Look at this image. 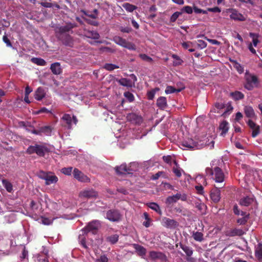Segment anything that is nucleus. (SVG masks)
Segmentation results:
<instances>
[{
  "instance_id": "45",
  "label": "nucleus",
  "mask_w": 262,
  "mask_h": 262,
  "mask_svg": "<svg viewBox=\"0 0 262 262\" xmlns=\"http://www.w3.org/2000/svg\"><path fill=\"white\" fill-rule=\"evenodd\" d=\"M192 237L196 241L202 242L203 240V234L198 231L193 232Z\"/></svg>"
},
{
  "instance_id": "26",
  "label": "nucleus",
  "mask_w": 262,
  "mask_h": 262,
  "mask_svg": "<svg viewBox=\"0 0 262 262\" xmlns=\"http://www.w3.org/2000/svg\"><path fill=\"white\" fill-rule=\"evenodd\" d=\"M255 256L259 262H262V244H258L255 247Z\"/></svg>"
},
{
  "instance_id": "51",
  "label": "nucleus",
  "mask_w": 262,
  "mask_h": 262,
  "mask_svg": "<svg viewBox=\"0 0 262 262\" xmlns=\"http://www.w3.org/2000/svg\"><path fill=\"white\" fill-rule=\"evenodd\" d=\"M181 12H182V13L183 12H185L187 14H190L192 13L193 9L191 7L189 6H186L181 9Z\"/></svg>"
},
{
  "instance_id": "37",
  "label": "nucleus",
  "mask_w": 262,
  "mask_h": 262,
  "mask_svg": "<svg viewBox=\"0 0 262 262\" xmlns=\"http://www.w3.org/2000/svg\"><path fill=\"white\" fill-rule=\"evenodd\" d=\"M122 7L128 12H132L137 9V7L128 3H124Z\"/></svg>"
},
{
  "instance_id": "55",
  "label": "nucleus",
  "mask_w": 262,
  "mask_h": 262,
  "mask_svg": "<svg viewBox=\"0 0 262 262\" xmlns=\"http://www.w3.org/2000/svg\"><path fill=\"white\" fill-rule=\"evenodd\" d=\"M124 96L128 100L129 102H132L134 100V95L129 92H126L124 93Z\"/></svg>"
},
{
  "instance_id": "61",
  "label": "nucleus",
  "mask_w": 262,
  "mask_h": 262,
  "mask_svg": "<svg viewBox=\"0 0 262 262\" xmlns=\"http://www.w3.org/2000/svg\"><path fill=\"white\" fill-rule=\"evenodd\" d=\"M175 91L176 89L174 87L172 86H167L165 92L166 94H168L175 93Z\"/></svg>"
},
{
  "instance_id": "12",
  "label": "nucleus",
  "mask_w": 262,
  "mask_h": 262,
  "mask_svg": "<svg viewBox=\"0 0 262 262\" xmlns=\"http://www.w3.org/2000/svg\"><path fill=\"white\" fill-rule=\"evenodd\" d=\"M74 178L81 182H89L90 179L77 168H74L73 172Z\"/></svg>"
},
{
  "instance_id": "25",
  "label": "nucleus",
  "mask_w": 262,
  "mask_h": 262,
  "mask_svg": "<svg viewBox=\"0 0 262 262\" xmlns=\"http://www.w3.org/2000/svg\"><path fill=\"white\" fill-rule=\"evenodd\" d=\"M48 257V250H44L42 252L38 254L37 260L38 262H49Z\"/></svg>"
},
{
  "instance_id": "17",
  "label": "nucleus",
  "mask_w": 262,
  "mask_h": 262,
  "mask_svg": "<svg viewBox=\"0 0 262 262\" xmlns=\"http://www.w3.org/2000/svg\"><path fill=\"white\" fill-rule=\"evenodd\" d=\"M98 196V193L93 189L85 190L81 191L79 193V196L85 199L96 198Z\"/></svg>"
},
{
  "instance_id": "23",
  "label": "nucleus",
  "mask_w": 262,
  "mask_h": 262,
  "mask_svg": "<svg viewBox=\"0 0 262 262\" xmlns=\"http://www.w3.org/2000/svg\"><path fill=\"white\" fill-rule=\"evenodd\" d=\"M133 247L139 256L141 257L145 256L146 249L144 247L137 244H133Z\"/></svg>"
},
{
  "instance_id": "28",
  "label": "nucleus",
  "mask_w": 262,
  "mask_h": 262,
  "mask_svg": "<svg viewBox=\"0 0 262 262\" xmlns=\"http://www.w3.org/2000/svg\"><path fill=\"white\" fill-rule=\"evenodd\" d=\"M244 112L247 117L254 119L256 117L254 110L251 106H246L244 107Z\"/></svg>"
},
{
  "instance_id": "10",
  "label": "nucleus",
  "mask_w": 262,
  "mask_h": 262,
  "mask_svg": "<svg viewBox=\"0 0 262 262\" xmlns=\"http://www.w3.org/2000/svg\"><path fill=\"white\" fill-rule=\"evenodd\" d=\"M161 223L164 227L170 229H175L179 226L178 223L176 220L166 217L162 218Z\"/></svg>"
},
{
  "instance_id": "33",
  "label": "nucleus",
  "mask_w": 262,
  "mask_h": 262,
  "mask_svg": "<svg viewBox=\"0 0 262 262\" xmlns=\"http://www.w3.org/2000/svg\"><path fill=\"white\" fill-rule=\"evenodd\" d=\"M119 239V235L117 234L111 235L106 238V241L111 244L114 245L117 243Z\"/></svg>"
},
{
  "instance_id": "20",
  "label": "nucleus",
  "mask_w": 262,
  "mask_h": 262,
  "mask_svg": "<svg viewBox=\"0 0 262 262\" xmlns=\"http://www.w3.org/2000/svg\"><path fill=\"white\" fill-rule=\"evenodd\" d=\"M225 118H224L222 120H221V123L219 127V130L221 131V135L223 136L226 134L229 129L228 122L225 120Z\"/></svg>"
},
{
  "instance_id": "30",
  "label": "nucleus",
  "mask_w": 262,
  "mask_h": 262,
  "mask_svg": "<svg viewBox=\"0 0 262 262\" xmlns=\"http://www.w3.org/2000/svg\"><path fill=\"white\" fill-rule=\"evenodd\" d=\"M58 178L55 175L49 173L48 176L45 179L46 181L45 184L47 185H49L53 183H56L58 181Z\"/></svg>"
},
{
  "instance_id": "31",
  "label": "nucleus",
  "mask_w": 262,
  "mask_h": 262,
  "mask_svg": "<svg viewBox=\"0 0 262 262\" xmlns=\"http://www.w3.org/2000/svg\"><path fill=\"white\" fill-rule=\"evenodd\" d=\"M45 95L46 93L43 88L39 87L35 91L34 97L36 100L40 101L45 97Z\"/></svg>"
},
{
  "instance_id": "8",
  "label": "nucleus",
  "mask_w": 262,
  "mask_h": 262,
  "mask_svg": "<svg viewBox=\"0 0 262 262\" xmlns=\"http://www.w3.org/2000/svg\"><path fill=\"white\" fill-rule=\"evenodd\" d=\"M187 199V196L185 193L181 194L177 193L172 196H169L166 198V203L168 204H171L176 203L178 200H181L182 201H186Z\"/></svg>"
},
{
  "instance_id": "41",
  "label": "nucleus",
  "mask_w": 262,
  "mask_h": 262,
  "mask_svg": "<svg viewBox=\"0 0 262 262\" xmlns=\"http://www.w3.org/2000/svg\"><path fill=\"white\" fill-rule=\"evenodd\" d=\"M52 128L50 126H45L39 128V132L46 135H50L52 132Z\"/></svg>"
},
{
  "instance_id": "50",
  "label": "nucleus",
  "mask_w": 262,
  "mask_h": 262,
  "mask_svg": "<svg viewBox=\"0 0 262 262\" xmlns=\"http://www.w3.org/2000/svg\"><path fill=\"white\" fill-rule=\"evenodd\" d=\"M182 14V12H174L170 17V21L171 23H174L178 19L179 16L180 15Z\"/></svg>"
},
{
  "instance_id": "56",
  "label": "nucleus",
  "mask_w": 262,
  "mask_h": 262,
  "mask_svg": "<svg viewBox=\"0 0 262 262\" xmlns=\"http://www.w3.org/2000/svg\"><path fill=\"white\" fill-rule=\"evenodd\" d=\"M108 259L105 255H101L98 258L96 259L95 262H108Z\"/></svg>"
},
{
  "instance_id": "38",
  "label": "nucleus",
  "mask_w": 262,
  "mask_h": 262,
  "mask_svg": "<svg viewBox=\"0 0 262 262\" xmlns=\"http://www.w3.org/2000/svg\"><path fill=\"white\" fill-rule=\"evenodd\" d=\"M171 57L174 59L173 61V66H180L183 63V60L176 54H172Z\"/></svg>"
},
{
  "instance_id": "5",
  "label": "nucleus",
  "mask_w": 262,
  "mask_h": 262,
  "mask_svg": "<svg viewBox=\"0 0 262 262\" xmlns=\"http://www.w3.org/2000/svg\"><path fill=\"white\" fill-rule=\"evenodd\" d=\"M246 79L247 81V84L245 85V88L247 89L251 90L253 88L258 86L259 81L256 76L246 73Z\"/></svg>"
},
{
  "instance_id": "11",
  "label": "nucleus",
  "mask_w": 262,
  "mask_h": 262,
  "mask_svg": "<svg viewBox=\"0 0 262 262\" xmlns=\"http://www.w3.org/2000/svg\"><path fill=\"white\" fill-rule=\"evenodd\" d=\"M224 108H225V111L224 113L222 114L221 117H223V118H226L228 117L229 115V104H225L223 103H216L215 104V108H214V112H219L220 110H223Z\"/></svg>"
},
{
  "instance_id": "63",
  "label": "nucleus",
  "mask_w": 262,
  "mask_h": 262,
  "mask_svg": "<svg viewBox=\"0 0 262 262\" xmlns=\"http://www.w3.org/2000/svg\"><path fill=\"white\" fill-rule=\"evenodd\" d=\"M193 10H194V12L197 14L203 13V14H206L207 13V11L206 10H204L203 9L198 8V7H196L195 6H194L193 7Z\"/></svg>"
},
{
  "instance_id": "53",
  "label": "nucleus",
  "mask_w": 262,
  "mask_h": 262,
  "mask_svg": "<svg viewBox=\"0 0 262 262\" xmlns=\"http://www.w3.org/2000/svg\"><path fill=\"white\" fill-rule=\"evenodd\" d=\"M195 207L201 212L204 210L206 208V206L204 203L196 202L195 203Z\"/></svg>"
},
{
  "instance_id": "54",
  "label": "nucleus",
  "mask_w": 262,
  "mask_h": 262,
  "mask_svg": "<svg viewBox=\"0 0 262 262\" xmlns=\"http://www.w3.org/2000/svg\"><path fill=\"white\" fill-rule=\"evenodd\" d=\"M72 170L73 168L72 167H64L61 169V172L66 175L70 176L72 173Z\"/></svg>"
},
{
  "instance_id": "58",
  "label": "nucleus",
  "mask_w": 262,
  "mask_h": 262,
  "mask_svg": "<svg viewBox=\"0 0 262 262\" xmlns=\"http://www.w3.org/2000/svg\"><path fill=\"white\" fill-rule=\"evenodd\" d=\"M195 189L197 191V193L199 194L203 195L204 193V188L202 185H198L195 186Z\"/></svg>"
},
{
  "instance_id": "59",
  "label": "nucleus",
  "mask_w": 262,
  "mask_h": 262,
  "mask_svg": "<svg viewBox=\"0 0 262 262\" xmlns=\"http://www.w3.org/2000/svg\"><path fill=\"white\" fill-rule=\"evenodd\" d=\"M140 57L142 60L146 61L148 62H151L152 61V59L151 57H150L149 56H147L146 54H140Z\"/></svg>"
},
{
  "instance_id": "16",
  "label": "nucleus",
  "mask_w": 262,
  "mask_h": 262,
  "mask_svg": "<svg viewBox=\"0 0 262 262\" xmlns=\"http://www.w3.org/2000/svg\"><path fill=\"white\" fill-rule=\"evenodd\" d=\"M127 119L132 123L140 125L143 122L142 117L135 113H130L127 116Z\"/></svg>"
},
{
  "instance_id": "52",
  "label": "nucleus",
  "mask_w": 262,
  "mask_h": 262,
  "mask_svg": "<svg viewBox=\"0 0 262 262\" xmlns=\"http://www.w3.org/2000/svg\"><path fill=\"white\" fill-rule=\"evenodd\" d=\"M164 172L163 171H158L157 173H156L155 174H153L151 177V179L152 180H156L159 179V178L161 176H162L163 177L165 178L164 176Z\"/></svg>"
},
{
  "instance_id": "18",
  "label": "nucleus",
  "mask_w": 262,
  "mask_h": 262,
  "mask_svg": "<svg viewBox=\"0 0 262 262\" xmlns=\"http://www.w3.org/2000/svg\"><path fill=\"white\" fill-rule=\"evenodd\" d=\"M115 170L118 174H125L132 173L133 170L130 167H127L126 164H122L115 167Z\"/></svg>"
},
{
  "instance_id": "19",
  "label": "nucleus",
  "mask_w": 262,
  "mask_h": 262,
  "mask_svg": "<svg viewBox=\"0 0 262 262\" xmlns=\"http://www.w3.org/2000/svg\"><path fill=\"white\" fill-rule=\"evenodd\" d=\"M210 198L211 200L214 203H217L220 201L221 199V192L220 189L215 187V188H213L211 191L210 194Z\"/></svg>"
},
{
  "instance_id": "36",
  "label": "nucleus",
  "mask_w": 262,
  "mask_h": 262,
  "mask_svg": "<svg viewBox=\"0 0 262 262\" xmlns=\"http://www.w3.org/2000/svg\"><path fill=\"white\" fill-rule=\"evenodd\" d=\"M230 96H231L234 100H238L242 99L244 97V95L241 92L235 91L233 93H230Z\"/></svg>"
},
{
  "instance_id": "57",
  "label": "nucleus",
  "mask_w": 262,
  "mask_h": 262,
  "mask_svg": "<svg viewBox=\"0 0 262 262\" xmlns=\"http://www.w3.org/2000/svg\"><path fill=\"white\" fill-rule=\"evenodd\" d=\"M183 171V170H182L181 169H180L179 168H178L173 167V168H172L173 172L178 178H180L181 177V176H182L181 171Z\"/></svg>"
},
{
  "instance_id": "9",
  "label": "nucleus",
  "mask_w": 262,
  "mask_h": 262,
  "mask_svg": "<svg viewBox=\"0 0 262 262\" xmlns=\"http://www.w3.org/2000/svg\"><path fill=\"white\" fill-rule=\"evenodd\" d=\"M121 217V214L117 209H110L106 213V218L111 222H118Z\"/></svg>"
},
{
  "instance_id": "35",
  "label": "nucleus",
  "mask_w": 262,
  "mask_h": 262,
  "mask_svg": "<svg viewBox=\"0 0 262 262\" xmlns=\"http://www.w3.org/2000/svg\"><path fill=\"white\" fill-rule=\"evenodd\" d=\"M2 184L7 191L9 192H11L13 190L12 184L6 179L2 180Z\"/></svg>"
},
{
  "instance_id": "2",
  "label": "nucleus",
  "mask_w": 262,
  "mask_h": 262,
  "mask_svg": "<svg viewBox=\"0 0 262 262\" xmlns=\"http://www.w3.org/2000/svg\"><path fill=\"white\" fill-rule=\"evenodd\" d=\"M49 152L50 149L45 144H35L34 145H30L26 150L28 154H36L40 157H43L46 154Z\"/></svg>"
},
{
  "instance_id": "47",
  "label": "nucleus",
  "mask_w": 262,
  "mask_h": 262,
  "mask_svg": "<svg viewBox=\"0 0 262 262\" xmlns=\"http://www.w3.org/2000/svg\"><path fill=\"white\" fill-rule=\"evenodd\" d=\"M84 234H80L78 237L79 242L82 245V246L85 249H88V247L86 245L85 237L84 236Z\"/></svg>"
},
{
  "instance_id": "27",
  "label": "nucleus",
  "mask_w": 262,
  "mask_h": 262,
  "mask_svg": "<svg viewBox=\"0 0 262 262\" xmlns=\"http://www.w3.org/2000/svg\"><path fill=\"white\" fill-rule=\"evenodd\" d=\"M50 69L55 75H59L62 72L60 64L59 62H55L51 64Z\"/></svg>"
},
{
  "instance_id": "64",
  "label": "nucleus",
  "mask_w": 262,
  "mask_h": 262,
  "mask_svg": "<svg viewBox=\"0 0 262 262\" xmlns=\"http://www.w3.org/2000/svg\"><path fill=\"white\" fill-rule=\"evenodd\" d=\"M3 40L7 45L8 47H11L12 46L10 40L8 39L6 35L3 36Z\"/></svg>"
},
{
  "instance_id": "15",
  "label": "nucleus",
  "mask_w": 262,
  "mask_h": 262,
  "mask_svg": "<svg viewBox=\"0 0 262 262\" xmlns=\"http://www.w3.org/2000/svg\"><path fill=\"white\" fill-rule=\"evenodd\" d=\"M247 123L252 130V137L255 138L260 133V126L254 123L251 119H249Z\"/></svg>"
},
{
  "instance_id": "46",
  "label": "nucleus",
  "mask_w": 262,
  "mask_h": 262,
  "mask_svg": "<svg viewBox=\"0 0 262 262\" xmlns=\"http://www.w3.org/2000/svg\"><path fill=\"white\" fill-rule=\"evenodd\" d=\"M174 210L176 212L180 213L184 216H187L188 215V211L182 207H175Z\"/></svg>"
},
{
  "instance_id": "29",
  "label": "nucleus",
  "mask_w": 262,
  "mask_h": 262,
  "mask_svg": "<svg viewBox=\"0 0 262 262\" xmlns=\"http://www.w3.org/2000/svg\"><path fill=\"white\" fill-rule=\"evenodd\" d=\"M116 81L121 85L126 86L127 88H132L133 85L132 81L128 79L125 78H122L120 79H116Z\"/></svg>"
},
{
  "instance_id": "49",
  "label": "nucleus",
  "mask_w": 262,
  "mask_h": 262,
  "mask_svg": "<svg viewBox=\"0 0 262 262\" xmlns=\"http://www.w3.org/2000/svg\"><path fill=\"white\" fill-rule=\"evenodd\" d=\"M244 233L242 229H233L230 230V236H235V235H242Z\"/></svg>"
},
{
  "instance_id": "39",
  "label": "nucleus",
  "mask_w": 262,
  "mask_h": 262,
  "mask_svg": "<svg viewBox=\"0 0 262 262\" xmlns=\"http://www.w3.org/2000/svg\"><path fill=\"white\" fill-rule=\"evenodd\" d=\"M241 215L243 216V217L238 219L237 220V222L240 225L245 224L249 218V215L246 214V213L245 212L242 211Z\"/></svg>"
},
{
  "instance_id": "4",
  "label": "nucleus",
  "mask_w": 262,
  "mask_h": 262,
  "mask_svg": "<svg viewBox=\"0 0 262 262\" xmlns=\"http://www.w3.org/2000/svg\"><path fill=\"white\" fill-rule=\"evenodd\" d=\"M113 41L124 48H125L130 50H135L136 49V46L134 44L128 42L126 39L119 36H115L113 38Z\"/></svg>"
},
{
  "instance_id": "62",
  "label": "nucleus",
  "mask_w": 262,
  "mask_h": 262,
  "mask_svg": "<svg viewBox=\"0 0 262 262\" xmlns=\"http://www.w3.org/2000/svg\"><path fill=\"white\" fill-rule=\"evenodd\" d=\"M41 222L44 225H50L51 224H52V221L49 218L42 217H41Z\"/></svg>"
},
{
  "instance_id": "22",
  "label": "nucleus",
  "mask_w": 262,
  "mask_h": 262,
  "mask_svg": "<svg viewBox=\"0 0 262 262\" xmlns=\"http://www.w3.org/2000/svg\"><path fill=\"white\" fill-rule=\"evenodd\" d=\"M230 18L239 21L245 20V17L234 9H230Z\"/></svg>"
},
{
  "instance_id": "14",
  "label": "nucleus",
  "mask_w": 262,
  "mask_h": 262,
  "mask_svg": "<svg viewBox=\"0 0 262 262\" xmlns=\"http://www.w3.org/2000/svg\"><path fill=\"white\" fill-rule=\"evenodd\" d=\"M239 204L242 206H254L257 204V202L254 196H248L241 199Z\"/></svg>"
},
{
  "instance_id": "44",
  "label": "nucleus",
  "mask_w": 262,
  "mask_h": 262,
  "mask_svg": "<svg viewBox=\"0 0 262 262\" xmlns=\"http://www.w3.org/2000/svg\"><path fill=\"white\" fill-rule=\"evenodd\" d=\"M31 60L33 63H34L38 66H43L46 64V61L44 59L40 58L34 57V58H32Z\"/></svg>"
},
{
  "instance_id": "60",
  "label": "nucleus",
  "mask_w": 262,
  "mask_h": 262,
  "mask_svg": "<svg viewBox=\"0 0 262 262\" xmlns=\"http://www.w3.org/2000/svg\"><path fill=\"white\" fill-rule=\"evenodd\" d=\"M207 46V43L205 41L202 40H198L197 41V46L198 48L200 49H204L206 48Z\"/></svg>"
},
{
  "instance_id": "42",
  "label": "nucleus",
  "mask_w": 262,
  "mask_h": 262,
  "mask_svg": "<svg viewBox=\"0 0 262 262\" xmlns=\"http://www.w3.org/2000/svg\"><path fill=\"white\" fill-rule=\"evenodd\" d=\"M85 35L88 38L94 39H98L100 37L99 33L97 32L94 31L88 32Z\"/></svg>"
},
{
  "instance_id": "1",
  "label": "nucleus",
  "mask_w": 262,
  "mask_h": 262,
  "mask_svg": "<svg viewBox=\"0 0 262 262\" xmlns=\"http://www.w3.org/2000/svg\"><path fill=\"white\" fill-rule=\"evenodd\" d=\"M77 27L76 23H67L64 25H57L55 27V35L57 39L63 45L73 47L74 39L70 35L73 33V29Z\"/></svg>"
},
{
  "instance_id": "32",
  "label": "nucleus",
  "mask_w": 262,
  "mask_h": 262,
  "mask_svg": "<svg viewBox=\"0 0 262 262\" xmlns=\"http://www.w3.org/2000/svg\"><path fill=\"white\" fill-rule=\"evenodd\" d=\"M180 246L188 257H190L192 255L193 250L191 248L182 244H180Z\"/></svg>"
},
{
  "instance_id": "6",
  "label": "nucleus",
  "mask_w": 262,
  "mask_h": 262,
  "mask_svg": "<svg viewBox=\"0 0 262 262\" xmlns=\"http://www.w3.org/2000/svg\"><path fill=\"white\" fill-rule=\"evenodd\" d=\"M101 224L98 220H94L90 222L88 225L85 227L82 230V233H87L89 232H92L93 233H95L98 231L99 227L100 226Z\"/></svg>"
},
{
  "instance_id": "13",
  "label": "nucleus",
  "mask_w": 262,
  "mask_h": 262,
  "mask_svg": "<svg viewBox=\"0 0 262 262\" xmlns=\"http://www.w3.org/2000/svg\"><path fill=\"white\" fill-rule=\"evenodd\" d=\"M181 146L183 149L188 148L191 150L199 149L198 143L194 142L192 139L183 141L181 143Z\"/></svg>"
},
{
  "instance_id": "40",
  "label": "nucleus",
  "mask_w": 262,
  "mask_h": 262,
  "mask_svg": "<svg viewBox=\"0 0 262 262\" xmlns=\"http://www.w3.org/2000/svg\"><path fill=\"white\" fill-rule=\"evenodd\" d=\"M182 46L185 49H188L190 52H193L195 51V49L192 48L193 43L191 41L183 42L182 43Z\"/></svg>"
},
{
  "instance_id": "43",
  "label": "nucleus",
  "mask_w": 262,
  "mask_h": 262,
  "mask_svg": "<svg viewBox=\"0 0 262 262\" xmlns=\"http://www.w3.org/2000/svg\"><path fill=\"white\" fill-rule=\"evenodd\" d=\"M148 206L153 210H155L157 213H158L159 214H162V211L160 209V206L156 203H150Z\"/></svg>"
},
{
  "instance_id": "7",
  "label": "nucleus",
  "mask_w": 262,
  "mask_h": 262,
  "mask_svg": "<svg viewBox=\"0 0 262 262\" xmlns=\"http://www.w3.org/2000/svg\"><path fill=\"white\" fill-rule=\"evenodd\" d=\"M149 257L151 260H160L163 262L168 261L167 256L162 252L151 251L149 253Z\"/></svg>"
},
{
  "instance_id": "24",
  "label": "nucleus",
  "mask_w": 262,
  "mask_h": 262,
  "mask_svg": "<svg viewBox=\"0 0 262 262\" xmlns=\"http://www.w3.org/2000/svg\"><path fill=\"white\" fill-rule=\"evenodd\" d=\"M157 106L161 110H164L167 107L166 98L161 96L159 97L156 102Z\"/></svg>"
},
{
  "instance_id": "48",
  "label": "nucleus",
  "mask_w": 262,
  "mask_h": 262,
  "mask_svg": "<svg viewBox=\"0 0 262 262\" xmlns=\"http://www.w3.org/2000/svg\"><path fill=\"white\" fill-rule=\"evenodd\" d=\"M103 68L107 71H111L114 69L119 68V67L114 64L107 63L104 65Z\"/></svg>"
},
{
  "instance_id": "21",
  "label": "nucleus",
  "mask_w": 262,
  "mask_h": 262,
  "mask_svg": "<svg viewBox=\"0 0 262 262\" xmlns=\"http://www.w3.org/2000/svg\"><path fill=\"white\" fill-rule=\"evenodd\" d=\"M61 119L63 122V126L68 129L72 128V119L70 115L65 114L63 115Z\"/></svg>"
},
{
  "instance_id": "3",
  "label": "nucleus",
  "mask_w": 262,
  "mask_h": 262,
  "mask_svg": "<svg viewBox=\"0 0 262 262\" xmlns=\"http://www.w3.org/2000/svg\"><path fill=\"white\" fill-rule=\"evenodd\" d=\"M206 171L211 176H214L213 179H214L216 182L221 183L224 181V175L220 168L216 167L213 170L210 168H207Z\"/></svg>"
},
{
  "instance_id": "34",
  "label": "nucleus",
  "mask_w": 262,
  "mask_h": 262,
  "mask_svg": "<svg viewBox=\"0 0 262 262\" xmlns=\"http://www.w3.org/2000/svg\"><path fill=\"white\" fill-rule=\"evenodd\" d=\"M230 62L232 63L233 67L239 73L242 74L244 72V68L239 63L234 60L230 59Z\"/></svg>"
}]
</instances>
